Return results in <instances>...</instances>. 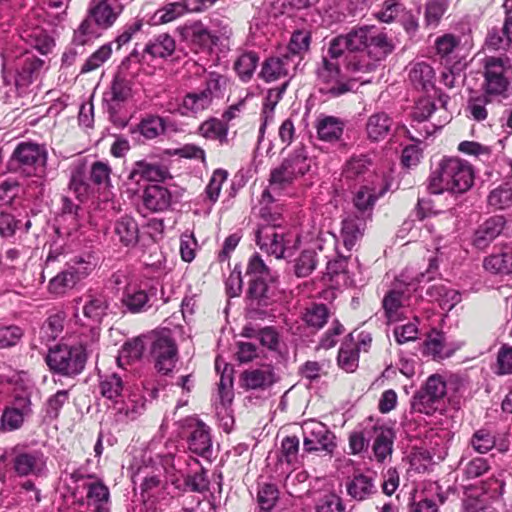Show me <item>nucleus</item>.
Returning <instances> with one entry per match:
<instances>
[{
	"instance_id": "f257e3e1",
	"label": "nucleus",
	"mask_w": 512,
	"mask_h": 512,
	"mask_svg": "<svg viewBox=\"0 0 512 512\" xmlns=\"http://www.w3.org/2000/svg\"><path fill=\"white\" fill-rule=\"evenodd\" d=\"M329 58L323 56L315 69L319 91L338 97L350 91L351 78L342 72V66L349 70L352 63V32L332 39L328 50Z\"/></svg>"
},
{
	"instance_id": "f03ea898",
	"label": "nucleus",
	"mask_w": 512,
	"mask_h": 512,
	"mask_svg": "<svg viewBox=\"0 0 512 512\" xmlns=\"http://www.w3.org/2000/svg\"><path fill=\"white\" fill-rule=\"evenodd\" d=\"M475 171L471 163L456 156L442 157L432 168L427 189L431 194L445 192L462 195L474 185Z\"/></svg>"
},
{
	"instance_id": "7ed1b4c3",
	"label": "nucleus",
	"mask_w": 512,
	"mask_h": 512,
	"mask_svg": "<svg viewBox=\"0 0 512 512\" xmlns=\"http://www.w3.org/2000/svg\"><path fill=\"white\" fill-rule=\"evenodd\" d=\"M246 274L249 277L247 298L250 305L267 307L275 296V277L261 256L253 254L248 262Z\"/></svg>"
},
{
	"instance_id": "20e7f679",
	"label": "nucleus",
	"mask_w": 512,
	"mask_h": 512,
	"mask_svg": "<svg viewBox=\"0 0 512 512\" xmlns=\"http://www.w3.org/2000/svg\"><path fill=\"white\" fill-rule=\"evenodd\" d=\"M45 362L52 374L74 378L81 374L86 366V348L82 344H57L49 348Z\"/></svg>"
},
{
	"instance_id": "39448f33",
	"label": "nucleus",
	"mask_w": 512,
	"mask_h": 512,
	"mask_svg": "<svg viewBox=\"0 0 512 512\" xmlns=\"http://www.w3.org/2000/svg\"><path fill=\"white\" fill-rule=\"evenodd\" d=\"M388 190V184L381 175H374L354 195V239L363 235L366 223L372 220L376 201Z\"/></svg>"
},
{
	"instance_id": "423d86ee",
	"label": "nucleus",
	"mask_w": 512,
	"mask_h": 512,
	"mask_svg": "<svg viewBox=\"0 0 512 512\" xmlns=\"http://www.w3.org/2000/svg\"><path fill=\"white\" fill-rule=\"evenodd\" d=\"M447 381L440 374L430 375L425 383L411 398V409L414 412L432 416L446 409Z\"/></svg>"
},
{
	"instance_id": "0eeeda50",
	"label": "nucleus",
	"mask_w": 512,
	"mask_h": 512,
	"mask_svg": "<svg viewBox=\"0 0 512 512\" xmlns=\"http://www.w3.org/2000/svg\"><path fill=\"white\" fill-rule=\"evenodd\" d=\"M511 68L510 59L507 56L485 57L483 60L481 91L501 102L507 99L511 88L509 78Z\"/></svg>"
},
{
	"instance_id": "6e6552de",
	"label": "nucleus",
	"mask_w": 512,
	"mask_h": 512,
	"mask_svg": "<svg viewBox=\"0 0 512 512\" xmlns=\"http://www.w3.org/2000/svg\"><path fill=\"white\" fill-rule=\"evenodd\" d=\"M47 151L44 146L33 142H20L15 147L10 166L25 176L41 177L45 173Z\"/></svg>"
},
{
	"instance_id": "1a4fd4ad",
	"label": "nucleus",
	"mask_w": 512,
	"mask_h": 512,
	"mask_svg": "<svg viewBox=\"0 0 512 512\" xmlns=\"http://www.w3.org/2000/svg\"><path fill=\"white\" fill-rule=\"evenodd\" d=\"M395 46L387 34L375 25H363L354 29V52H365L375 61L391 54Z\"/></svg>"
},
{
	"instance_id": "9d476101",
	"label": "nucleus",
	"mask_w": 512,
	"mask_h": 512,
	"mask_svg": "<svg viewBox=\"0 0 512 512\" xmlns=\"http://www.w3.org/2000/svg\"><path fill=\"white\" fill-rule=\"evenodd\" d=\"M92 256L74 257L67 268L50 279L48 283L49 293L59 296L72 289L80 280L85 278L94 269L95 264L91 261Z\"/></svg>"
},
{
	"instance_id": "9b49d317",
	"label": "nucleus",
	"mask_w": 512,
	"mask_h": 512,
	"mask_svg": "<svg viewBox=\"0 0 512 512\" xmlns=\"http://www.w3.org/2000/svg\"><path fill=\"white\" fill-rule=\"evenodd\" d=\"M11 465L18 477H42L47 472V457L39 449L13 448Z\"/></svg>"
},
{
	"instance_id": "f8f14e48",
	"label": "nucleus",
	"mask_w": 512,
	"mask_h": 512,
	"mask_svg": "<svg viewBox=\"0 0 512 512\" xmlns=\"http://www.w3.org/2000/svg\"><path fill=\"white\" fill-rule=\"evenodd\" d=\"M45 70V61L35 54L25 51L18 56L14 64V82L18 93H26L29 86L39 80Z\"/></svg>"
},
{
	"instance_id": "ddd939ff",
	"label": "nucleus",
	"mask_w": 512,
	"mask_h": 512,
	"mask_svg": "<svg viewBox=\"0 0 512 512\" xmlns=\"http://www.w3.org/2000/svg\"><path fill=\"white\" fill-rule=\"evenodd\" d=\"M150 353L159 373L167 375L173 371L178 360V348L170 331L157 335L151 344Z\"/></svg>"
},
{
	"instance_id": "4468645a",
	"label": "nucleus",
	"mask_w": 512,
	"mask_h": 512,
	"mask_svg": "<svg viewBox=\"0 0 512 512\" xmlns=\"http://www.w3.org/2000/svg\"><path fill=\"white\" fill-rule=\"evenodd\" d=\"M183 429L187 433L188 449L194 454L208 457L212 451L210 427L198 418L189 417L183 421Z\"/></svg>"
},
{
	"instance_id": "2eb2a0df",
	"label": "nucleus",
	"mask_w": 512,
	"mask_h": 512,
	"mask_svg": "<svg viewBox=\"0 0 512 512\" xmlns=\"http://www.w3.org/2000/svg\"><path fill=\"white\" fill-rule=\"evenodd\" d=\"M349 260L350 255H344L338 252L337 258L327 263L326 272L322 279L329 285L330 289L323 292L324 299L334 298L335 289L349 287L352 284L349 271Z\"/></svg>"
},
{
	"instance_id": "dca6fc26",
	"label": "nucleus",
	"mask_w": 512,
	"mask_h": 512,
	"mask_svg": "<svg viewBox=\"0 0 512 512\" xmlns=\"http://www.w3.org/2000/svg\"><path fill=\"white\" fill-rule=\"evenodd\" d=\"M507 230L508 221L505 216H490L477 226L471 244L475 249L485 251L499 236L506 235Z\"/></svg>"
},
{
	"instance_id": "f3484780",
	"label": "nucleus",
	"mask_w": 512,
	"mask_h": 512,
	"mask_svg": "<svg viewBox=\"0 0 512 512\" xmlns=\"http://www.w3.org/2000/svg\"><path fill=\"white\" fill-rule=\"evenodd\" d=\"M469 445L478 454H486L494 448L505 454L510 449L509 432L494 433L487 427H481L472 434Z\"/></svg>"
},
{
	"instance_id": "a211bd4d",
	"label": "nucleus",
	"mask_w": 512,
	"mask_h": 512,
	"mask_svg": "<svg viewBox=\"0 0 512 512\" xmlns=\"http://www.w3.org/2000/svg\"><path fill=\"white\" fill-rule=\"evenodd\" d=\"M290 234L285 229L277 230L275 226H262L256 233V242L261 250L283 258L287 245L291 242Z\"/></svg>"
},
{
	"instance_id": "6ab92c4d",
	"label": "nucleus",
	"mask_w": 512,
	"mask_h": 512,
	"mask_svg": "<svg viewBox=\"0 0 512 512\" xmlns=\"http://www.w3.org/2000/svg\"><path fill=\"white\" fill-rule=\"evenodd\" d=\"M335 436L320 422H311L304 428V450L307 452L325 451L328 454L333 452L336 444Z\"/></svg>"
},
{
	"instance_id": "aec40b11",
	"label": "nucleus",
	"mask_w": 512,
	"mask_h": 512,
	"mask_svg": "<svg viewBox=\"0 0 512 512\" xmlns=\"http://www.w3.org/2000/svg\"><path fill=\"white\" fill-rule=\"evenodd\" d=\"M133 81L118 73L108 91L103 94V103L112 115L120 111L123 104L132 97Z\"/></svg>"
},
{
	"instance_id": "412c9836",
	"label": "nucleus",
	"mask_w": 512,
	"mask_h": 512,
	"mask_svg": "<svg viewBox=\"0 0 512 512\" xmlns=\"http://www.w3.org/2000/svg\"><path fill=\"white\" fill-rule=\"evenodd\" d=\"M240 381L242 388L245 390L264 391L277 383L279 376L271 365H263L243 371L240 375Z\"/></svg>"
},
{
	"instance_id": "4be33fe9",
	"label": "nucleus",
	"mask_w": 512,
	"mask_h": 512,
	"mask_svg": "<svg viewBox=\"0 0 512 512\" xmlns=\"http://www.w3.org/2000/svg\"><path fill=\"white\" fill-rule=\"evenodd\" d=\"M155 296V289L145 290L136 285H127L123 291L120 302L125 311L131 314L146 312L152 307L151 298Z\"/></svg>"
},
{
	"instance_id": "5701e85b",
	"label": "nucleus",
	"mask_w": 512,
	"mask_h": 512,
	"mask_svg": "<svg viewBox=\"0 0 512 512\" xmlns=\"http://www.w3.org/2000/svg\"><path fill=\"white\" fill-rule=\"evenodd\" d=\"M196 458L187 455L167 454L162 459V466L167 474L170 483L177 489L183 490L184 485L181 478H185V467L198 466Z\"/></svg>"
},
{
	"instance_id": "b1692460",
	"label": "nucleus",
	"mask_w": 512,
	"mask_h": 512,
	"mask_svg": "<svg viewBox=\"0 0 512 512\" xmlns=\"http://www.w3.org/2000/svg\"><path fill=\"white\" fill-rule=\"evenodd\" d=\"M483 268L496 276L512 275V241L503 244L498 252L486 256L483 260Z\"/></svg>"
},
{
	"instance_id": "393cba45",
	"label": "nucleus",
	"mask_w": 512,
	"mask_h": 512,
	"mask_svg": "<svg viewBox=\"0 0 512 512\" xmlns=\"http://www.w3.org/2000/svg\"><path fill=\"white\" fill-rule=\"evenodd\" d=\"M122 11V5L112 7L109 0L93 1V4H91L88 10L87 17L102 31L112 27Z\"/></svg>"
},
{
	"instance_id": "a878e982",
	"label": "nucleus",
	"mask_w": 512,
	"mask_h": 512,
	"mask_svg": "<svg viewBox=\"0 0 512 512\" xmlns=\"http://www.w3.org/2000/svg\"><path fill=\"white\" fill-rule=\"evenodd\" d=\"M297 62L289 54L281 57H271L264 61L259 76L265 82H273L289 76Z\"/></svg>"
},
{
	"instance_id": "bb28decb",
	"label": "nucleus",
	"mask_w": 512,
	"mask_h": 512,
	"mask_svg": "<svg viewBox=\"0 0 512 512\" xmlns=\"http://www.w3.org/2000/svg\"><path fill=\"white\" fill-rule=\"evenodd\" d=\"M113 233L124 247L132 248L139 242V226L130 215H122L114 221Z\"/></svg>"
},
{
	"instance_id": "cd10ccee",
	"label": "nucleus",
	"mask_w": 512,
	"mask_h": 512,
	"mask_svg": "<svg viewBox=\"0 0 512 512\" xmlns=\"http://www.w3.org/2000/svg\"><path fill=\"white\" fill-rule=\"evenodd\" d=\"M377 472L366 469L363 472L354 469V501L371 499L378 493L376 485Z\"/></svg>"
},
{
	"instance_id": "c85d7f7f",
	"label": "nucleus",
	"mask_w": 512,
	"mask_h": 512,
	"mask_svg": "<svg viewBox=\"0 0 512 512\" xmlns=\"http://www.w3.org/2000/svg\"><path fill=\"white\" fill-rule=\"evenodd\" d=\"M501 103L502 102L498 99L480 90V92H476L469 97L466 112L469 113L473 120L482 122L488 118L489 108L494 107L495 104L499 105Z\"/></svg>"
},
{
	"instance_id": "c756f323",
	"label": "nucleus",
	"mask_w": 512,
	"mask_h": 512,
	"mask_svg": "<svg viewBox=\"0 0 512 512\" xmlns=\"http://www.w3.org/2000/svg\"><path fill=\"white\" fill-rule=\"evenodd\" d=\"M407 287V284L397 280L393 287L384 295L382 307L387 319H395L398 311L404 306V302L408 299L406 296Z\"/></svg>"
},
{
	"instance_id": "7c9ffc66",
	"label": "nucleus",
	"mask_w": 512,
	"mask_h": 512,
	"mask_svg": "<svg viewBox=\"0 0 512 512\" xmlns=\"http://www.w3.org/2000/svg\"><path fill=\"white\" fill-rule=\"evenodd\" d=\"M315 129L319 140L332 143L343 135L344 122L337 117L322 114L316 120Z\"/></svg>"
},
{
	"instance_id": "2f4dec72",
	"label": "nucleus",
	"mask_w": 512,
	"mask_h": 512,
	"mask_svg": "<svg viewBox=\"0 0 512 512\" xmlns=\"http://www.w3.org/2000/svg\"><path fill=\"white\" fill-rule=\"evenodd\" d=\"M172 195L170 191L160 185H149L143 193V204L152 212L167 210L171 205Z\"/></svg>"
},
{
	"instance_id": "473e14b6",
	"label": "nucleus",
	"mask_w": 512,
	"mask_h": 512,
	"mask_svg": "<svg viewBox=\"0 0 512 512\" xmlns=\"http://www.w3.org/2000/svg\"><path fill=\"white\" fill-rule=\"evenodd\" d=\"M426 295L432 301L438 302L440 307L447 311L452 310L461 301V295L457 290L449 288L442 283L429 286L426 290Z\"/></svg>"
},
{
	"instance_id": "72a5a7b5",
	"label": "nucleus",
	"mask_w": 512,
	"mask_h": 512,
	"mask_svg": "<svg viewBox=\"0 0 512 512\" xmlns=\"http://www.w3.org/2000/svg\"><path fill=\"white\" fill-rule=\"evenodd\" d=\"M168 174L166 168L161 165L138 161L129 174V179L139 183L141 180L160 182Z\"/></svg>"
},
{
	"instance_id": "f704fd0d",
	"label": "nucleus",
	"mask_w": 512,
	"mask_h": 512,
	"mask_svg": "<svg viewBox=\"0 0 512 512\" xmlns=\"http://www.w3.org/2000/svg\"><path fill=\"white\" fill-rule=\"evenodd\" d=\"M180 32L186 41L199 48H209L214 44V36L201 22L185 24L181 27Z\"/></svg>"
},
{
	"instance_id": "c9c22d12",
	"label": "nucleus",
	"mask_w": 512,
	"mask_h": 512,
	"mask_svg": "<svg viewBox=\"0 0 512 512\" xmlns=\"http://www.w3.org/2000/svg\"><path fill=\"white\" fill-rule=\"evenodd\" d=\"M21 37L43 55L50 53L55 45L54 39L47 31L38 26L25 29Z\"/></svg>"
},
{
	"instance_id": "e433bc0d",
	"label": "nucleus",
	"mask_w": 512,
	"mask_h": 512,
	"mask_svg": "<svg viewBox=\"0 0 512 512\" xmlns=\"http://www.w3.org/2000/svg\"><path fill=\"white\" fill-rule=\"evenodd\" d=\"M393 120L384 112L371 115L366 124L367 136L372 141H381L391 131Z\"/></svg>"
},
{
	"instance_id": "4c0bfd02",
	"label": "nucleus",
	"mask_w": 512,
	"mask_h": 512,
	"mask_svg": "<svg viewBox=\"0 0 512 512\" xmlns=\"http://www.w3.org/2000/svg\"><path fill=\"white\" fill-rule=\"evenodd\" d=\"M88 504L94 506V512H109L110 493L108 487L101 481L88 483Z\"/></svg>"
},
{
	"instance_id": "58836bf2",
	"label": "nucleus",
	"mask_w": 512,
	"mask_h": 512,
	"mask_svg": "<svg viewBox=\"0 0 512 512\" xmlns=\"http://www.w3.org/2000/svg\"><path fill=\"white\" fill-rule=\"evenodd\" d=\"M117 420L129 422L137 419L144 411L145 404L140 396L133 395L122 402H115Z\"/></svg>"
},
{
	"instance_id": "ea45409f",
	"label": "nucleus",
	"mask_w": 512,
	"mask_h": 512,
	"mask_svg": "<svg viewBox=\"0 0 512 512\" xmlns=\"http://www.w3.org/2000/svg\"><path fill=\"white\" fill-rule=\"evenodd\" d=\"M175 48L174 38L164 33L151 39L145 45L143 52L149 54L152 58H167L173 54Z\"/></svg>"
},
{
	"instance_id": "a19ab883",
	"label": "nucleus",
	"mask_w": 512,
	"mask_h": 512,
	"mask_svg": "<svg viewBox=\"0 0 512 512\" xmlns=\"http://www.w3.org/2000/svg\"><path fill=\"white\" fill-rule=\"evenodd\" d=\"M282 162L297 178L305 175L311 167V159L304 145L297 146Z\"/></svg>"
},
{
	"instance_id": "79ce46f5",
	"label": "nucleus",
	"mask_w": 512,
	"mask_h": 512,
	"mask_svg": "<svg viewBox=\"0 0 512 512\" xmlns=\"http://www.w3.org/2000/svg\"><path fill=\"white\" fill-rule=\"evenodd\" d=\"M331 316L329 308L322 303H311L305 308L302 319L305 324L313 329H322Z\"/></svg>"
},
{
	"instance_id": "37998d69",
	"label": "nucleus",
	"mask_w": 512,
	"mask_h": 512,
	"mask_svg": "<svg viewBox=\"0 0 512 512\" xmlns=\"http://www.w3.org/2000/svg\"><path fill=\"white\" fill-rule=\"evenodd\" d=\"M434 77V69L426 62L415 63L409 71V79L417 89L428 90Z\"/></svg>"
},
{
	"instance_id": "c03bdc74",
	"label": "nucleus",
	"mask_w": 512,
	"mask_h": 512,
	"mask_svg": "<svg viewBox=\"0 0 512 512\" xmlns=\"http://www.w3.org/2000/svg\"><path fill=\"white\" fill-rule=\"evenodd\" d=\"M395 433L391 428H380L373 444L374 455L378 462H383L392 454Z\"/></svg>"
},
{
	"instance_id": "a18cd8bd",
	"label": "nucleus",
	"mask_w": 512,
	"mask_h": 512,
	"mask_svg": "<svg viewBox=\"0 0 512 512\" xmlns=\"http://www.w3.org/2000/svg\"><path fill=\"white\" fill-rule=\"evenodd\" d=\"M259 64V56L254 51L242 53L234 63V70L243 82H248Z\"/></svg>"
},
{
	"instance_id": "49530a36",
	"label": "nucleus",
	"mask_w": 512,
	"mask_h": 512,
	"mask_svg": "<svg viewBox=\"0 0 512 512\" xmlns=\"http://www.w3.org/2000/svg\"><path fill=\"white\" fill-rule=\"evenodd\" d=\"M487 205L493 210H504L512 206V184L502 183L491 190L487 196Z\"/></svg>"
},
{
	"instance_id": "de8ad7c7",
	"label": "nucleus",
	"mask_w": 512,
	"mask_h": 512,
	"mask_svg": "<svg viewBox=\"0 0 512 512\" xmlns=\"http://www.w3.org/2000/svg\"><path fill=\"white\" fill-rule=\"evenodd\" d=\"M199 134L209 140H218L220 144L228 143V127L221 120L211 118L199 126Z\"/></svg>"
},
{
	"instance_id": "09e8293b",
	"label": "nucleus",
	"mask_w": 512,
	"mask_h": 512,
	"mask_svg": "<svg viewBox=\"0 0 512 512\" xmlns=\"http://www.w3.org/2000/svg\"><path fill=\"white\" fill-rule=\"evenodd\" d=\"M198 469L193 471L192 473L187 472L183 481V491H190L195 493H205L209 490L210 480L207 475V470L200 466H197Z\"/></svg>"
},
{
	"instance_id": "8fccbe9b",
	"label": "nucleus",
	"mask_w": 512,
	"mask_h": 512,
	"mask_svg": "<svg viewBox=\"0 0 512 512\" xmlns=\"http://www.w3.org/2000/svg\"><path fill=\"white\" fill-rule=\"evenodd\" d=\"M144 350L145 343L143 337H136L125 342L117 357L118 365L123 366L124 364H129L141 359Z\"/></svg>"
},
{
	"instance_id": "3c124183",
	"label": "nucleus",
	"mask_w": 512,
	"mask_h": 512,
	"mask_svg": "<svg viewBox=\"0 0 512 512\" xmlns=\"http://www.w3.org/2000/svg\"><path fill=\"white\" fill-rule=\"evenodd\" d=\"M445 337L437 330H432L423 343V355L431 356L434 360L444 359L449 355L444 352Z\"/></svg>"
},
{
	"instance_id": "603ef678",
	"label": "nucleus",
	"mask_w": 512,
	"mask_h": 512,
	"mask_svg": "<svg viewBox=\"0 0 512 512\" xmlns=\"http://www.w3.org/2000/svg\"><path fill=\"white\" fill-rule=\"evenodd\" d=\"M101 35V30L95 25V23L86 17L77 29L74 30L72 45L84 46L94 41Z\"/></svg>"
},
{
	"instance_id": "864d4df0",
	"label": "nucleus",
	"mask_w": 512,
	"mask_h": 512,
	"mask_svg": "<svg viewBox=\"0 0 512 512\" xmlns=\"http://www.w3.org/2000/svg\"><path fill=\"white\" fill-rule=\"evenodd\" d=\"M99 387L103 397L116 402L122 396L124 382L120 375L111 373L100 377Z\"/></svg>"
},
{
	"instance_id": "5fc2aeb1",
	"label": "nucleus",
	"mask_w": 512,
	"mask_h": 512,
	"mask_svg": "<svg viewBox=\"0 0 512 512\" xmlns=\"http://www.w3.org/2000/svg\"><path fill=\"white\" fill-rule=\"evenodd\" d=\"M297 179L293 171H291L283 162L270 172L269 187L273 191H282L291 186Z\"/></svg>"
},
{
	"instance_id": "6e6d98bb",
	"label": "nucleus",
	"mask_w": 512,
	"mask_h": 512,
	"mask_svg": "<svg viewBox=\"0 0 512 512\" xmlns=\"http://www.w3.org/2000/svg\"><path fill=\"white\" fill-rule=\"evenodd\" d=\"M108 301L102 294L90 296L89 301L83 307V314L94 323H100L106 315Z\"/></svg>"
},
{
	"instance_id": "4d7b16f0",
	"label": "nucleus",
	"mask_w": 512,
	"mask_h": 512,
	"mask_svg": "<svg viewBox=\"0 0 512 512\" xmlns=\"http://www.w3.org/2000/svg\"><path fill=\"white\" fill-rule=\"evenodd\" d=\"M311 42V34L309 31L296 30L293 32L288 44L289 55L294 61H300V55L308 51Z\"/></svg>"
},
{
	"instance_id": "13d9d810",
	"label": "nucleus",
	"mask_w": 512,
	"mask_h": 512,
	"mask_svg": "<svg viewBox=\"0 0 512 512\" xmlns=\"http://www.w3.org/2000/svg\"><path fill=\"white\" fill-rule=\"evenodd\" d=\"M317 253L314 250H304L295 259L294 273L299 278L309 276L317 266Z\"/></svg>"
},
{
	"instance_id": "bf43d9fd",
	"label": "nucleus",
	"mask_w": 512,
	"mask_h": 512,
	"mask_svg": "<svg viewBox=\"0 0 512 512\" xmlns=\"http://www.w3.org/2000/svg\"><path fill=\"white\" fill-rule=\"evenodd\" d=\"M32 389L17 388L13 394L11 407L28 418L33 414Z\"/></svg>"
},
{
	"instance_id": "052dcab7",
	"label": "nucleus",
	"mask_w": 512,
	"mask_h": 512,
	"mask_svg": "<svg viewBox=\"0 0 512 512\" xmlns=\"http://www.w3.org/2000/svg\"><path fill=\"white\" fill-rule=\"evenodd\" d=\"M63 330V321L59 315H52L42 324L39 330V338L47 344L55 340Z\"/></svg>"
},
{
	"instance_id": "680f3d73",
	"label": "nucleus",
	"mask_w": 512,
	"mask_h": 512,
	"mask_svg": "<svg viewBox=\"0 0 512 512\" xmlns=\"http://www.w3.org/2000/svg\"><path fill=\"white\" fill-rule=\"evenodd\" d=\"M69 400V390H58L53 395L49 396L45 402V414L50 420H56L62 407Z\"/></svg>"
},
{
	"instance_id": "e2e57ef3",
	"label": "nucleus",
	"mask_w": 512,
	"mask_h": 512,
	"mask_svg": "<svg viewBox=\"0 0 512 512\" xmlns=\"http://www.w3.org/2000/svg\"><path fill=\"white\" fill-rule=\"evenodd\" d=\"M494 373L497 376H505L512 374V346L502 344L496 355V363L494 365Z\"/></svg>"
},
{
	"instance_id": "0e129e2a",
	"label": "nucleus",
	"mask_w": 512,
	"mask_h": 512,
	"mask_svg": "<svg viewBox=\"0 0 512 512\" xmlns=\"http://www.w3.org/2000/svg\"><path fill=\"white\" fill-rule=\"evenodd\" d=\"M447 9L445 0H429L425 5V23L428 27L435 28L439 25Z\"/></svg>"
},
{
	"instance_id": "69168bd1",
	"label": "nucleus",
	"mask_w": 512,
	"mask_h": 512,
	"mask_svg": "<svg viewBox=\"0 0 512 512\" xmlns=\"http://www.w3.org/2000/svg\"><path fill=\"white\" fill-rule=\"evenodd\" d=\"M25 418L11 406L5 407L0 418V431L12 432L20 429L24 424Z\"/></svg>"
},
{
	"instance_id": "338daca9",
	"label": "nucleus",
	"mask_w": 512,
	"mask_h": 512,
	"mask_svg": "<svg viewBox=\"0 0 512 512\" xmlns=\"http://www.w3.org/2000/svg\"><path fill=\"white\" fill-rule=\"evenodd\" d=\"M137 130L144 138L154 139L165 131L164 121L161 117L150 116L137 125Z\"/></svg>"
},
{
	"instance_id": "774afa93",
	"label": "nucleus",
	"mask_w": 512,
	"mask_h": 512,
	"mask_svg": "<svg viewBox=\"0 0 512 512\" xmlns=\"http://www.w3.org/2000/svg\"><path fill=\"white\" fill-rule=\"evenodd\" d=\"M460 42V37L451 33H445L437 37L434 42L436 54L440 58H446L455 51V49L460 45Z\"/></svg>"
}]
</instances>
